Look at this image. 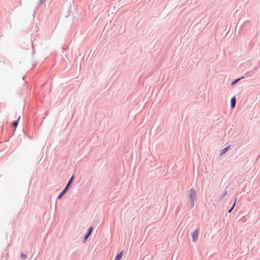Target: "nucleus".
<instances>
[{
  "mask_svg": "<svg viewBox=\"0 0 260 260\" xmlns=\"http://www.w3.org/2000/svg\"><path fill=\"white\" fill-rule=\"evenodd\" d=\"M233 210V209L231 208L229 211H228V213H231L232 212V211Z\"/></svg>",
  "mask_w": 260,
  "mask_h": 260,
  "instance_id": "15",
  "label": "nucleus"
},
{
  "mask_svg": "<svg viewBox=\"0 0 260 260\" xmlns=\"http://www.w3.org/2000/svg\"><path fill=\"white\" fill-rule=\"evenodd\" d=\"M243 78H244L243 76L233 81L232 82L231 85H234L236 84L239 81H240L241 79H243Z\"/></svg>",
  "mask_w": 260,
  "mask_h": 260,
  "instance_id": "10",
  "label": "nucleus"
},
{
  "mask_svg": "<svg viewBox=\"0 0 260 260\" xmlns=\"http://www.w3.org/2000/svg\"><path fill=\"white\" fill-rule=\"evenodd\" d=\"M92 231H93V227L91 226L88 229L87 232L86 233L85 236L84 237L83 242H85V241H86L87 240L88 237L91 235Z\"/></svg>",
  "mask_w": 260,
  "mask_h": 260,
  "instance_id": "3",
  "label": "nucleus"
},
{
  "mask_svg": "<svg viewBox=\"0 0 260 260\" xmlns=\"http://www.w3.org/2000/svg\"><path fill=\"white\" fill-rule=\"evenodd\" d=\"M122 256V251H121L119 253L117 254L115 256L114 260H120Z\"/></svg>",
  "mask_w": 260,
  "mask_h": 260,
  "instance_id": "9",
  "label": "nucleus"
},
{
  "mask_svg": "<svg viewBox=\"0 0 260 260\" xmlns=\"http://www.w3.org/2000/svg\"><path fill=\"white\" fill-rule=\"evenodd\" d=\"M74 178V175H72L70 179H69L68 183L66 185L64 188L63 189V190L59 194V195L57 197L58 200H60L62 197L66 193L69 188L70 187L71 184L72 183L73 180Z\"/></svg>",
  "mask_w": 260,
  "mask_h": 260,
  "instance_id": "2",
  "label": "nucleus"
},
{
  "mask_svg": "<svg viewBox=\"0 0 260 260\" xmlns=\"http://www.w3.org/2000/svg\"><path fill=\"white\" fill-rule=\"evenodd\" d=\"M21 257L23 259H25L26 258V257H27L26 254H24V253H22L21 254Z\"/></svg>",
  "mask_w": 260,
  "mask_h": 260,
  "instance_id": "11",
  "label": "nucleus"
},
{
  "mask_svg": "<svg viewBox=\"0 0 260 260\" xmlns=\"http://www.w3.org/2000/svg\"><path fill=\"white\" fill-rule=\"evenodd\" d=\"M236 104V98L234 96L232 98L231 100V107L232 109H233L235 107Z\"/></svg>",
  "mask_w": 260,
  "mask_h": 260,
  "instance_id": "5",
  "label": "nucleus"
},
{
  "mask_svg": "<svg viewBox=\"0 0 260 260\" xmlns=\"http://www.w3.org/2000/svg\"><path fill=\"white\" fill-rule=\"evenodd\" d=\"M230 148V146H228L224 148H223L221 151H220V156H222L224 153H225L227 151L229 150Z\"/></svg>",
  "mask_w": 260,
  "mask_h": 260,
  "instance_id": "6",
  "label": "nucleus"
},
{
  "mask_svg": "<svg viewBox=\"0 0 260 260\" xmlns=\"http://www.w3.org/2000/svg\"><path fill=\"white\" fill-rule=\"evenodd\" d=\"M236 200H235V201L234 204L233 205L232 207L231 208L233 209V210L234 209V207H235V206L236 205Z\"/></svg>",
  "mask_w": 260,
  "mask_h": 260,
  "instance_id": "14",
  "label": "nucleus"
},
{
  "mask_svg": "<svg viewBox=\"0 0 260 260\" xmlns=\"http://www.w3.org/2000/svg\"><path fill=\"white\" fill-rule=\"evenodd\" d=\"M236 200H235V201L234 204L233 205L232 207L231 208L233 209V210L234 209V207H235V206L236 205Z\"/></svg>",
  "mask_w": 260,
  "mask_h": 260,
  "instance_id": "13",
  "label": "nucleus"
},
{
  "mask_svg": "<svg viewBox=\"0 0 260 260\" xmlns=\"http://www.w3.org/2000/svg\"><path fill=\"white\" fill-rule=\"evenodd\" d=\"M45 0H39V2L38 3V5L37 6V7H36V10L34 11V13L35 14L36 13V12L38 11V10L39 9L40 6L42 4H43L44 2H45Z\"/></svg>",
  "mask_w": 260,
  "mask_h": 260,
  "instance_id": "7",
  "label": "nucleus"
},
{
  "mask_svg": "<svg viewBox=\"0 0 260 260\" xmlns=\"http://www.w3.org/2000/svg\"><path fill=\"white\" fill-rule=\"evenodd\" d=\"M20 116H19L16 120L13 122L12 125L15 128H16L17 126V125L18 124V121L20 120Z\"/></svg>",
  "mask_w": 260,
  "mask_h": 260,
  "instance_id": "8",
  "label": "nucleus"
},
{
  "mask_svg": "<svg viewBox=\"0 0 260 260\" xmlns=\"http://www.w3.org/2000/svg\"><path fill=\"white\" fill-rule=\"evenodd\" d=\"M35 50H34V49L33 48L32 52V54H35Z\"/></svg>",
  "mask_w": 260,
  "mask_h": 260,
  "instance_id": "16",
  "label": "nucleus"
},
{
  "mask_svg": "<svg viewBox=\"0 0 260 260\" xmlns=\"http://www.w3.org/2000/svg\"><path fill=\"white\" fill-rule=\"evenodd\" d=\"M197 198V193L196 190L193 188L189 190L188 198L190 199V203L189 209H191L194 207V201Z\"/></svg>",
  "mask_w": 260,
  "mask_h": 260,
  "instance_id": "1",
  "label": "nucleus"
},
{
  "mask_svg": "<svg viewBox=\"0 0 260 260\" xmlns=\"http://www.w3.org/2000/svg\"><path fill=\"white\" fill-rule=\"evenodd\" d=\"M199 231L198 229H196L191 235L192 240L193 242H195L197 241V239L198 237Z\"/></svg>",
  "mask_w": 260,
  "mask_h": 260,
  "instance_id": "4",
  "label": "nucleus"
},
{
  "mask_svg": "<svg viewBox=\"0 0 260 260\" xmlns=\"http://www.w3.org/2000/svg\"><path fill=\"white\" fill-rule=\"evenodd\" d=\"M227 193H228V191H225L221 198V200H222L223 199V198L227 195Z\"/></svg>",
  "mask_w": 260,
  "mask_h": 260,
  "instance_id": "12",
  "label": "nucleus"
}]
</instances>
